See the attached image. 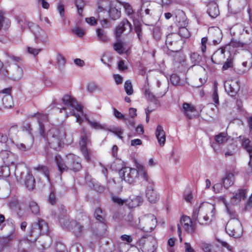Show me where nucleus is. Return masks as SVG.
Returning <instances> with one entry per match:
<instances>
[{"label": "nucleus", "mask_w": 252, "mask_h": 252, "mask_svg": "<svg viewBox=\"0 0 252 252\" xmlns=\"http://www.w3.org/2000/svg\"><path fill=\"white\" fill-rule=\"evenodd\" d=\"M63 103L65 106L62 109H60V112L62 111H66V117L68 116V114L73 115L76 118V122L81 124L82 122V117L85 118L86 121L94 129H102L104 126L96 121H91L87 117L86 115L84 114L82 111V107L78 104L76 100L70 95L68 94L64 95L62 98Z\"/></svg>", "instance_id": "obj_1"}, {"label": "nucleus", "mask_w": 252, "mask_h": 252, "mask_svg": "<svg viewBox=\"0 0 252 252\" xmlns=\"http://www.w3.org/2000/svg\"><path fill=\"white\" fill-rule=\"evenodd\" d=\"M216 216L214 206L210 203L203 202L198 207L194 208L192 218L202 225L209 224L213 221Z\"/></svg>", "instance_id": "obj_2"}, {"label": "nucleus", "mask_w": 252, "mask_h": 252, "mask_svg": "<svg viewBox=\"0 0 252 252\" xmlns=\"http://www.w3.org/2000/svg\"><path fill=\"white\" fill-rule=\"evenodd\" d=\"M55 160L58 170L61 173L68 170L77 172L82 168L80 158L73 154L67 155L65 161L63 160L60 156H56Z\"/></svg>", "instance_id": "obj_3"}, {"label": "nucleus", "mask_w": 252, "mask_h": 252, "mask_svg": "<svg viewBox=\"0 0 252 252\" xmlns=\"http://www.w3.org/2000/svg\"><path fill=\"white\" fill-rule=\"evenodd\" d=\"M231 47H241L247 50L249 45L236 40H231L230 42L224 47H221L216 51L212 56L211 60L214 63L220 64L225 59V51H230Z\"/></svg>", "instance_id": "obj_4"}, {"label": "nucleus", "mask_w": 252, "mask_h": 252, "mask_svg": "<svg viewBox=\"0 0 252 252\" xmlns=\"http://www.w3.org/2000/svg\"><path fill=\"white\" fill-rule=\"evenodd\" d=\"M65 133L59 129L53 127L51 128L47 135V140L49 146L57 151H59L63 146Z\"/></svg>", "instance_id": "obj_5"}, {"label": "nucleus", "mask_w": 252, "mask_h": 252, "mask_svg": "<svg viewBox=\"0 0 252 252\" xmlns=\"http://www.w3.org/2000/svg\"><path fill=\"white\" fill-rule=\"evenodd\" d=\"M48 226L47 223L43 220L39 219L37 221L33 222L29 231V234L35 241L41 235L47 233Z\"/></svg>", "instance_id": "obj_6"}, {"label": "nucleus", "mask_w": 252, "mask_h": 252, "mask_svg": "<svg viewBox=\"0 0 252 252\" xmlns=\"http://www.w3.org/2000/svg\"><path fill=\"white\" fill-rule=\"evenodd\" d=\"M156 244V240L151 235L144 236L137 242V245L143 252H155Z\"/></svg>", "instance_id": "obj_7"}, {"label": "nucleus", "mask_w": 252, "mask_h": 252, "mask_svg": "<svg viewBox=\"0 0 252 252\" xmlns=\"http://www.w3.org/2000/svg\"><path fill=\"white\" fill-rule=\"evenodd\" d=\"M165 44L169 50L176 52L182 48L183 41L178 33H172L167 36Z\"/></svg>", "instance_id": "obj_8"}, {"label": "nucleus", "mask_w": 252, "mask_h": 252, "mask_svg": "<svg viewBox=\"0 0 252 252\" xmlns=\"http://www.w3.org/2000/svg\"><path fill=\"white\" fill-rule=\"evenodd\" d=\"M157 219L152 214H148L142 217L139 219V228L144 232H151L155 227Z\"/></svg>", "instance_id": "obj_9"}, {"label": "nucleus", "mask_w": 252, "mask_h": 252, "mask_svg": "<svg viewBox=\"0 0 252 252\" xmlns=\"http://www.w3.org/2000/svg\"><path fill=\"white\" fill-rule=\"evenodd\" d=\"M226 230L234 238H239L243 234L242 224L238 219L230 220L226 225Z\"/></svg>", "instance_id": "obj_10"}, {"label": "nucleus", "mask_w": 252, "mask_h": 252, "mask_svg": "<svg viewBox=\"0 0 252 252\" xmlns=\"http://www.w3.org/2000/svg\"><path fill=\"white\" fill-rule=\"evenodd\" d=\"M120 177L129 184L133 183L138 176L137 169L132 168L128 167H125L119 171Z\"/></svg>", "instance_id": "obj_11"}, {"label": "nucleus", "mask_w": 252, "mask_h": 252, "mask_svg": "<svg viewBox=\"0 0 252 252\" xmlns=\"http://www.w3.org/2000/svg\"><path fill=\"white\" fill-rule=\"evenodd\" d=\"M90 143L89 139V134L87 131L82 129V135L81 136V140L80 142L81 146V151L87 161H89L91 159L90 157V152L87 148V145Z\"/></svg>", "instance_id": "obj_12"}, {"label": "nucleus", "mask_w": 252, "mask_h": 252, "mask_svg": "<svg viewBox=\"0 0 252 252\" xmlns=\"http://www.w3.org/2000/svg\"><path fill=\"white\" fill-rule=\"evenodd\" d=\"M31 31L33 32L36 42L46 43L49 41V37L45 31L38 26L34 25Z\"/></svg>", "instance_id": "obj_13"}, {"label": "nucleus", "mask_w": 252, "mask_h": 252, "mask_svg": "<svg viewBox=\"0 0 252 252\" xmlns=\"http://www.w3.org/2000/svg\"><path fill=\"white\" fill-rule=\"evenodd\" d=\"M248 193L247 189H240L233 192L230 198L231 203L234 205H237L240 202L246 199Z\"/></svg>", "instance_id": "obj_14"}, {"label": "nucleus", "mask_w": 252, "mask_h": 252, "mask_svg": "<svg viewBox=\"0 0 252 252\" xmlns=\"http://www.w3.org/2000/svg\"><path fill=\"white\" fill-rule=\"evenodd\" d=\"M145 192L146 197L150 202L154 203L158 200L159 196L155 189L154 184L147 185Z\"/></svg>", "instance_id": "obj_15"}, {"label": "nucleus", "mask_w": 252, "mask_h": 252, "mask_svg": "<svg viewBox=\"0 0 252 252\" xmlns=\"http://www.w3.org/2000/svg\"><path fill=\"white\" fill-rule=\"evenodd\" d=\"M0 155L4 163L6 166L13 165L17 160L16 156L10 151H2Z\"/></svg>", "instance_id": "obj_16"}, {"label": "nucleus", "mask_w": 252, "mask_h": 252, "mask_svg": "<svg viewBox=\"0 0 252 252\" xmlns=\"http://www.w3.org/2000/svg\"><path fill=\"white\" fill-rule=\"evenodd\" d=\"M180 226H182L185 230L189 233L194 232L195 227L190 218L188 216H183L180 220Z\"/></svg>", "instance_id": "obj_17"}, {"label": "nucleus", "mask_w": 252, "mask_h": 252, "mask_svg": "<svg viewBox=\"0 0 252 252\" xmlns=\"http://www.w3.org/2000/svg\"><path fill=\"white\" fill-rule=\"evenodd\" d=\"M156 95L158 97H161L165 94L168 89V83L166 79L158 80Z\"/></svg>", "instance_id": "obj_18"}, {"label": "nucleus", "mask_w": 252, "mask_h": 252, "mask_svg": "<svg viewBox=\"0 0 252 252\" xmlns=\"http://www.w3.org/2000/svg\"><path fill=\"white\" fill-rule=\"evenodd\" d=\"M11 90L9 88L2 91V94H5L2 97V102L4 107L6 108H11L13 105V99L10 95Z\"/></svg>", "instance_id": "obj_19"}, {"label": "nucleus", "mask_w": 252, "mask_h": 252, "mask_svg": "<svg viewBox=\"0 0 252 252\" xmlns=\"http://www.w3.org/2000/svg\"><path fill=\"white\" fill-rule=\"evenodd\" d=\"M224 87L228 94L232 96L235 95L239 90L237 82L232 81L225 82Z\"/></svg>", "instance_id": "obj_20"}, {"label": "nucleus", "mask_w": 252, "mask_h": 252, "mask_svg": "<svg viewBox=\"0 0 252 252\" xmlns=\"http://www.w3.org/2000/svg\"><path fill=\"white\" fill-rule=\"evenodd\" d=\"M136 167L138 169V175L143 180L147 183L149 185H153V182L149 177L145 167L140 163H136Z\"/></svg>", "instance_id": "obj_21"}, {"label": "nucleus", "mask_w": 252, "mask_h": 252, "mask_svg": "<svg viewBox=\"0 0 252 252\" xmlns=\"http://www.w3.org/2000/svg\"><path fill=\"white\" fill-rule=\"evenodd\" d=\"M155 135L159 145L161 146H164L165 143L166 136L165 131L160 125L157 126L155 131Z\"/></svg>", "instance_id": "obj_22"}, {"label": "nucleus", "mask_w": 252, "mask_h": 252, "mask_svg": "<svg viewBox=\"0 0 252 252\" xmlns=\"http://www.w3.org/2000/svg\"><path fill=\"white\" fill-rule=\"evenodd\" d=\"M245 56L247 60L242 63L243 68L240 70L242 73L247 72L252 66V54L249 51H245Z\"/></svg>", "instance_id": "obj_23"}, {"label": "nucleus", "mask_w": 252, "mask_h": 252, "mask_svg": "<svg viewBox=\"0 0 252 252\" xmlns=\"http://www.w3.org/2000/svg\"><path fill=\"white\" fill-rule=\"evenodd\" d=\"M11 79L14 81H19L23 76V69L17 64H15L11 72Z\"/></svg>", "instance_id": "obj_24"}, {"label": "nucleus", "mask_w": 252, "mask_h": 252, "mask_svg": "<svg viewBox=\"0 0 252 252\" xmlns=\"http://www.w3.org/2000/svg\"><path fill=\"white\" fill-rule=\"evenodd\" d=\"M112 5L111 2L109 0H100L98 3V13L107 15V9L108 10Z\"/></svg>", "instance_id": "obj_25"}, {"label": "nucleus", "mask_w": 252, "mask_h": 252, "mask_svg": "<svg viewBox=\"0 0 252 252\" xmlns=\"http://www.w3.org/2000/svg\"><path fill=\"white\" fill-rule=\"evenodd\" d=\"M207 13L212 18H215L220 14L218 5L214 1L210 2L208 5Z\"/></svg>", "instance_id": "obj_26"}, {"label": "nucleus", "mask_w": 252, "mask_h": 252, "mask_svg": "<svg viewBox=\"0 0 252 252\" xmlns=\"http://www.w3.org/2000/svg\"><path fill=\"white\" fill-rule=\"evenodd\" d=\"M34 115L37 119L39 132L41 135L43 136L44 133V126L42 123L43 122L48 121V116L39 113H37Z\"/></svg>", "instance_id": "obj_27"}, {"label": "nucleus", "mask_w": 252, "mask_h": 252, "mask_svg": "<svg viewBox=\"0 0 252 252\" xmlns=\"http://www.w3.org/2000/svg\"><path fill=\"white\" fill-rule=\"evenodd\" d=\"M182 111L184 115L190 119L192 118V114L196 111V109L190 104L185 102L183 104Z\"/></svg>", "instance_id": "obj_28"}, {"label": "nucleus", "mask_w": 252, "mask_h": 252, "mask_svg": "<svg viewBox=\"0 0 252 252\" xmlns=\"http://www.w3.org/2000/svg\"><path fill=\"white\" fill-rule=\"evenodd\" d=\"M33 169L39 173L44 175L46 181L49 183L50 182L49 170L46 166L38 165V166L34 167Z\"/></svg>", "instance_id": "obj_29"}, {"label": "nucleus", "mask_w": 252, "mask_h": 252, "mask_svg": "<svg viewBox=\"0 0 252 252\" xmlns=\"http://www.w3.org/2000/svg\"><path fill=\"white\" fill-rule=\"evenodd\" d=\"M234 183V175L231 173H226L223 178V185L225 188H228Z\"/></svg>", "instance_id": "obj_30"}, {"label": "nucleus", "mask_w": 252, "mask_h": 252, "mask_svg": "<svg viewBox=\"0 0 252 252\" xmlns=\"http://www.w3.org/2000/svg\"><path fill=\"white\" fill-rule=\"evenodd\" d=\"M25 185L29 189H32L35 187V179L32 174L28 172L25 179Z\"/></svg>", "instance_id": "obj_31"}, {"label": "nucleus", "mask_w": 252, "mask_h": 252, "mask_svg": "<svg viewBox=\"0 0 252 252\" xmlns=\"http://www.w3.org/2000/svg\"><path fill=\"white\" fill-rule=\"evenodd\" d=\"M10 25V20L4 16L2 12H0V31L1 30H7Z\"/></svg>", "instance_id": "obj_32"}, {"label": "nucleus", "mask_w": 252, "mask_h": 252, "mask_svg": "<svg viewBox=\"0 0 252 252\" xmlns=\"http://www.w3.org/2000/svg\"><path fill=\"white\" fill-rule=\"evenodd\" d=\"M59 221L63 229H70L72 227V221H70L68 217L66 216H63V217L59 218Z\"/></svg>", "instance_id": "obj_33"}, {"label": "nucleus", "mask_w": 252, "mask_h": 252, "mask_svg": "<svg viewBox=\"0 0 252 252\" xmlns=\"http://www.w3.org/2000/svg\"><path fill=\"white\" fill-rule=\"evenodd\" d=\"M222 202H223L225 206V208H226L227 213L230 217V220L238 219H237L238 215H237L235 210H234L233 209L229 207L228 204H227L226 201L225 200V199L223 197H222Z\"/></svg>", "instance_id": "obj_34"}, {"label": "nucleus", "mask_w": 252, "mask_h": 252, "mask_svg": "<svg viewBox=\"0 0 252 252\" xmlns=\"http://www.w3.org/2000/svg\"><path fill=\"white\" fill-rule=\"evenodd\" d=\"M83 227L81 224H79L76 221L72 220V227H70L69 230L72 231L76 236H78L82 231Z\"/></svg>", "instance_id": "obj_35"}, {"label": "nucleus", "mask_w": 252, "mask_h": 252, "mask_svg": "<svg viewBox=\"0 0 252 252\" xmlns=\"http://www.w3.org/2000/svg\"><path fill=\"white\" fill-rule=\"evenodd\" d=\"M113 20H116L120 17L121 12L112 5L107 11V15Z\"/></svg>", "instance_id": "obj_36"}, {"label": "nucleus", "mask_w": 252, "mask_h": 252, "mask_svg": "<svg viewBox=\"0 0 252 252\" xmlns=\"http://www.w3.org/2000/svg\"><path fill=\"white\" fill-rule=\"evenodd\" d=\"M97 40L99 41L106 42L108 37L105 31L101 29H97L96 31Z\"/></svg>", "instance_id": "obj_37"}, {"label": "nucleus", "mask_w": 252, "mask_h": 252, "mask_svg": "<svg viewBox=\"0 0 252 252\" xmlns=\"http://www.w3.org/2000/svg\"><path fill=\"white\" fill-rule=\"evenodd\" d=\"M215 140L219 144H222L227 141L228 136L226 132H220L215 137Z\"/></svg>", "instance_id": "obj_38"}, {"label": "nucleus", "mask_w": 252, "mask_h": 252, "mask_svg": "<svg viewBox=\"0 0 252 252\" xmlns=\"http://www.w3.org/2000/svg\"><path fill=\"white\" fill-rule=\"evenodd\" d=\"M133 25L134 27L135 32L136 33L138 38L140 40H141L143 37L142 33L141 24L140 22L137 20H133Z\"/></svg>", "instance_id": "obj_39"}, {"label": "nucleus", "mask_w": 252, "mask_h": 252, "mask_svg": "<svg viewBox=\"0 0 252 252\" xmlns=\"http://www.w3.org/2000/svg\"><path fill=\"white\" fill-rule=\"evenodd\" d=\"M126 25H128V20L126 19H123L119 25L117 27L115 31V34L117 37L119 38L121 36L123 32H124L121 27Z\"/></svg>", "instance_id": "obj_40"}, {"label": "nucleus", "mask_w": 252, "mask_h": 252, "mask_svg": "<svg viewBox=\"0 0 252 252\" xmlns=\"http://www.w3.org/2000/svg\"><path fill=\"white\" fill-rule=\"evenodd\" d=\"M243 146L249 153L250 158H252V143L249 139H246L243 141Z\"/></svg>", "instance_id": "obj_41"}, {"label": "nucleus", "mask_w": 252, "mask_h": 252, "mask_svg": "<svg viewBox=\"0 0 252 252\" xmlns=\"http://www.w3.org/2000/svg\"><path fill=\"white\" fill-rule=\"evenodd\" d=\"M191 63L193 65L198 64L202 60V57L197 53H192L190 55Z\"/></svg>", "instance_id": "obj_42"}, {"label": "nucleus", "mask_w": 252, "mask_h": 252, "mask_svg": "<svg viewBox=\"0 0 252 252\" xmlns=\"http://www.w3.org/2000/svg\"><path fill=\"white\" fill-rule=\"evenodd\" d=\"M203 251L204 252H218L216 250V246L211 244L203 242L201 244Z\"/></svg>", "instance_id": "obj_43"}, {"label": "nucleus", "mask_w": 252, "mask_h": 252, "mask_svg": "<svg viewBox=\"0 0 252 252\" xmlns=\"http://www.w3.org/2000/svg\"><path fill=\"white\" fill-rule=\"evenodd\" d=\"M114 49L119 54H122L124 52V48L122 41L119 39L113 45Z\"/></svg>", "instance_id": "obj_44"}, {"label": "nucleus", "mask_w": 252, "mask_h": 252, "mask_svg": "<svg viewBox=\"0 0 252 252\" xmlns=\"http://www.w3.org/2000/svg\"><path fill=\"white\" fill-rule=\"evenodd\" d=\"M132 203L128 202V204L130 207L133 208L139 206L143 201V199L141 197L137 196L133 197L131 199Z\"/></svg>", "instance_id": "obj_45"}, {"label": "nucleus", "mask_w": 252, "mask_h": 252, "mask_svg": "<svg viewBox=\"0 0 252 252\" xmlns=\"http://www.w3.org/2000/svg\"><path fill=\"white\" fill-rule=\"evenodd\" d=\"M29 207L33 214L35 215L39 214V207L35 202H30L29 203Z\"/></svg>", "instance_id": "obj_46"}, {"label": "nucleus", "mask_w": 252, "mask_h": 252, "mask_svg": "<svg viewBox=\"0 0 252 252\" xmlns=\"http://www.w3.org/2000/svg\"><path fill=\"white\" fill-rule=\"evenodd\" d=\"M180 35V38H188L190 36V33L189 30L185 27H181L179 30V33H178Z\"/></svg>", "instance_id": "obj_47"}, {"label": "nucleus", "mask_w": 252, "mask_h": 252, "mask_svg": "<svg viewBox=\"0 0 252 252\" xmlns=\"http://www.w3.org/2000/svg\"><path fill=\"white\" fill-rule=\"evenodd\" d=\"M125 90L128 95H131L133 93L131 82L129 80H127L125 83Z\"/></svg>", "instance_id": "obj_48"}, {"label": "nucleus", "mask_w": 252, "mask_h": 252, "mask_svg": "<svg viewBox=\"0 0 252 252\" xmlns=\"http://www.w3.org/2000/svg\"><path fill=\"white\" fill-rule=\"evenodd\" d=\"M72 31L74 34L76 35L79 37H83L85 34V30L78 27H75L72 29Z\"/></svg>", "instance_id": "obj_49"}, {"label": "nucleus", "mask_w": 252, "mask_h": 252, "mask_svg": "<svg viewBox=\"0 0 252 252\" xmlns=\"http://www.w3.org/2000/svg\"><path fill=\"white\" fill-rule=\"evenodd\" d=\"M94 217L100 222H102L104 220L103 213L100 208H97L95 210Z\"/></svg>", "instance_id": "obj_50"}, {"label": "nucleus", "mask_w": 252, "mask_h": 252, "mask_svg": "<svg viewBox=\"0 0 252 252\" xmlns=\"http://www.w3.org/2000/svg\"><path fill=\"white\" fill-rule=\"evenodd\" d=\"M75 5L78 9V14L82 16L83 7L85 5L84 1L83 0H75Z\"/></svg>", "instance_id": "obj_51"}, {"label": "nucleus", "mask_w": 252, "mask_h": 252, "mask_svg": "<svg viewBox=\"0 0 252 252\" xmlns=\"http://www.w3.org/2000/svg\"><path fill=\"white\" fill-rule=\"evenodd\" d=\"M185 14L183 11L178 10L175 15V21L178 23L183 22L185 20Z\"/></svg>", "instance_id": "obj_52"}, {"label": "nucleus", "mask_w": 252, "mask_h": 252, "mask_svg": "<svg viewBox=\"0 0 252 252\" xmlns=\"http://www.w3.org/2000/svg\"><path fill=\"white\" fill-rule=\"evenodd\" d=\"M9 166L5 165L4 167H2L0 169V176H2L3 177H7L10 175V169L9 168Z\"/></svg>", "instance_id": "obj_53"}, {"label": "nucleus", "mask_w": 252, "mask_h": 252, "mask_svg": "<svg viewBox=\"0 0 252 252\" xmlns=\"http://www.w3.org/2000/svg\"><path fill=\"white\" fill-rule=\"evenodd\" d=\"M107 15L105 14L98 13V20L100 21L102 26L105 27L108 24V20L106 18Z\"/></svg>", "instance_id": "obj_54"}, {"label": "nucleus", "mask_w": 252, "mask_h": 252, "mask_svg": "<svg viewBox=\"0 0 252 252\" xmlns=\"http://www.w3.org/2000/svg\"><path fill=\"white\" fill-rule=\"evenodd\" d=\"M214 34L218 36V38L217 39H213V42L214 44H219L221 39V34L220 30L219 29H216L214 31Z\"/></svg>", "instance_id": "obj_55"}, {"label": "nucleus", "mask_w": 252, "mask_h": 252, "mask_svg": "<svg viewBox=\"0 0 252 252\" xmlns=\"http://www.w3.org/2000/svg\"><path fill=\"white\" fill-rule=\"evenodd\" d=\"M57 63L60 68L63 67L65 63L64 58L61 54H58L57 57Z\"/></svg>", "instance_id": "obj_56"}, {"label": "nucleus", "mask_w": 252, "mask_h": 252, "mask_svg": "<svg viewBox=\"0 0 252 252\" xmlns=\"http://www.w3.org/2000/svg\"><path fill=\"white\" fill-rule=\"evenodd\" d=\"M41 50L42 48H36L32 47H28L27 48L28 52L33 56L37 55Z\"/></svg>", "instance_id": "obj_57"}, {"label": "nucleus", "mask_w": 252, "mask_h": 252, "mask_svg": "<svg viewBox=\"0 0 252 252\" xmlns=\"http://www.w3.org/2000/svg\"><path fill=\"white\" fill-rule=\"evenodd\" d=\"M14 229H13V230L11 232L10 234L7 235L6 236L3 237L1 238V240L4 243H7L9 241L12 240L14 237Z\"/></svg>", "instance_id": "obj_58"}, {"label": "nucleus", "mask_w": 252, "mask_h": 252, "mask_svg": "<svg viewBox=\"0 0 252 252\" xmlns=\"http://www.w3.org/2000/svg\"><path fill=\"white\" fill-rule=\"evenodd\" d=\"M180 78L175 74H172L170 77V82L174 86H177L180 83Z\"/></svg>", "instance_id": "obj_59"}, {"label": "nucleus", "mask_w": 252, "mask_h": 252, "mask_svg": "<svg viewBox=\"0 0 252 252\" xmlns=\"http://www.w3.org/2000/svg\"><path fill=\"white\" fill-rule=\"evenodd\" d=\"M110 131L118 136L120 138L122 139V135L123 134V129L121 127L114 128Z\"/></svg>", "instance_id": "obj_60"}, {"label": "nucleus", "mask_w": 252, "mask_h": 252, "mask_svg": "<svg viewBox=\"0 0 252 252\" xmlns=\"http://www.w3.org/2000/svg\"><path fill=\"white\" fill-rule=\"evenodd\" d=\"M122 4L125 8L126 12L127 15H130L133 13V10L129 3L126 2H123Z\"/></svg>", "instance_id": "obj_61"}, {"label": "nucleus", "mask_w": 252, "mask_h": 252, "mask_svg": "<svg viewBox=\"0 0 252 252\" xmlns=\"http://www.w3.org/2000/svg\"><path fill=\"white\" fill-rule=\"evenodd\" d=\"M112 200L113 202L117 203L119 205H122L126 202H128L127 200H123L118 196H113L112 197Z\"/></svg>", "instance_id": "obj_62"}, {"label": "nucleus", "mask_w": 252, "mask_h": 252, "mask_svg": "<svg viewBox=\"0 0 252 252\" xmlns=\"http://www.w3.org/2000/svg\"><path fill=\"white\" fill-rule=\"evenodd\" d=\"M233 66V61L231 59H227L222 66V70H225Z\"/></svg>", "instance_id": "obj_63"}, {"label": "nucleus", "mask_w": 252, "mask_h": 252, "mask_svg": "<svg viewBox=\"0 0 252 252\" xmlns=\"http://www.w3.org/2000/svg\"><path fill=\"white\" fill-rule=\"evenodd\" d=\"M208 41V39L206 37H204L201 39V50L203 53H204L206 51V44Z\"/></svg>", "instance_id": "obj_64"}]
</instances>
